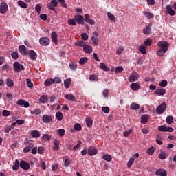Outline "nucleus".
I'll use <instances>...</instances> for the list:
<instances>
[{
    "label": "nucleus",
    "instance_id": "1",
    "mask_svg": "<svg viewBox=\"0 0 176 176\" xmlns=\"http://www.w3.org/2000/svg\"><path fill=\"white\" fill-rule=\"evenodd\" d=\"M157 46L160 49L157 50V55L160 57H163L167 52V50H168V42L164 41H160L157 43Z\"/></svg>",
    "mask_w": 176,
    "mask_h": 176
},
{
    "label": "nucleus",
    "instance_id": "2",
    "mask_svg": "<svg viewBox=\"0 0 176 176\" xmlns=\"http://www.w3.org/2000/svg\"><path fill=\"white\" fill-rule=\"evenodd\" d=\"M91 41H92V44L94 46H98V42L100 41V36L97 32H94L92 34V36L91 38Z\"/></svg>",
    "mask_w": 176,
    "mask_h": 176
},
{
    "label": "nucleus",
    "instance_id": "3",
    "mask_svg": "<svg viewBox=\"0 0 176 176\" xmlns=\"http://www.w3.org/2000/svg\"><path fill=\"white\" fill-rule=\"evenodd\" d=\"M166 108H167V104L166 102H163L162 104L159 105L156 109L157 115L164 113V112H166Z\"/></svg>",
    "mask_w": 176,
    "mask_h": 176
},
{
    "label": "nucleus",
    "instance_id": "4",
    "mask_svg": "<svg viewBox=\"0 0 176 176\" xmlns=\"http://www.w3.org/2000/svg\"><path fill=\"white\" fill-rule=\"evenodd\" d=\"M58 6V3L57 2V0H52L50 3H48L47 5V8L50 9V10H53V12H56V8Z\"/></svg>",
    "mask_w": 176,
    "mask_h": 176
},
{
    "label": "nucleus",
    "instance_id": "5",
    "mask_svg": "<svg viewBox=\"0 0 176 176\" xmlns=\"http://www.w3.org/2000/svg\"><path fill=\"white\" fill-rule=\"evenodd\" d=\"M14 71L15 72H20V71H24V65L20 64L19 62H14L13 64Z\"/></svg>",
    "mask_w": 176,
    "mask_h": 176
},
{
    "label": "nucleus",
    "instance_id": "6",
    "mask_svg": "<svg viewBox=\"0 0 176 176\" xmlns=\"http://www.w3.org/2000/svg\"><path fill=\"white\" fill-rule=\"evenodd\" d=\"M8 10L9 7L8 6V4L5 2H2L0 5V13H1V14H5Z\"/></svg>",
    "mask_w": 176,
    "mask_h": 176
},
{
    "label": "nucleus",
    "instance_id": "7",
    "mask_svg": "<svg viewBox=\"0 0 176 176\" xmlns=\"http://www.w3.org/2000/svg\"><path fill=\"white\" fill-rule=\"evenodd\" d=\"M39 42L42 46H49L50 43V39L47 37H41L39 39Z\"/></svg>",
    "mask_w": 176,
    "mask_h": 176
},
{
    "label": "nucleus",
    "instance_id": "8",
    "mask_svg": "<svg viewBox=\"0 0 176 176\" xmlns=\"http://www.w3.org/2000/svg\"><path fill=\"white\" fill-rule=\"evenodd\" d=\"M98 153V150L94 146H90L88 148V155L89 156H96Z\"/></svg>",
    "mask_w": 176,
    "mask_h": 176
},
{
    "label": "nucleus",
    "instance_id": "9",
    "mask_svg": "<svg viewBox=\"0 0 176 176\" xmlns=\"http://www.w3.org/2000/svg\"><path fill=\"white\" fill-rule=\"evenodd\" d=\"M19 166L23 170H25V171H28V170H30V164L24 160H21Z\"/></svg>",
    "mask_w": 176,
    "mask_h": 176
},
{
    "label": "nucleus",
    "instance_id": "10",
    "mask_svg": "<svg viewBox=\"0 0 176 176\" xmlns=\"http://www.w3.org/2000/svg\"><path fill=\"white\" fill-rule=\"evenodd\" d=\"M16 104L19 105V107H24V108H28L30 107V102L23 99L18 100Z\"/></svg>",
    "mask_w": 176,
    "mask_h": 176
},
{
    "label": "nucleus",
    "instance_id": "11",
    "mask_svg": "<svg viewBox=\"0 0 176 176\" xmlns=\"http://www.w3.org/2000/svg\"><path fill=\"white\" fill-rule=\"evenodd\" d=\"M135 80H138V73L135 72H133L131 75L129 77V81L135 82Z\"/></svg>",
    "mask_w": 176,
    "mask_h": 176
},
{
    "label": "nucleus",
    "instance_id": "12",
    "mask_svg": "<svg viewBox=\"0 0 176 176\" xmlns=\"http://www.w3.org/2000/svg\"><path fill=\"white\" fill-rule=\"evenodd\" d=\"M83 52L86 54H91L93 53V47L87 44H86L83 47Z\"/></svg>",
    "mask_w": 176,
    "mask_h": 176
},
{
    "label": "nucleus",
    "instance_id": "13",
    "mask_svg": "<svg viewBox=\"0 0 176 176\" xmlns=\"http://www.w3.org/2000/svg\"><path fill=\"white\" fill-rule=\"evenodd\" d=\"M75 20L79 25L85 23V17L82 15H76L75 16Z\"/></svg>",
    "mask_w": 176,
    "mask_h": 176
},
{
    "label": "nucleus",
    "instance_id": "14",
    "mask_svg": "<svg viewBox=\"0 0 176 176\" xmlns=\"http://www.w3.org/2000/svg\"><path fill=\"white\" fill-rule=\"evenodd\" d=\"M19 52L22 54V56H27L28 54V51L27 50V47H25L24 45H20L19 47Z\"/></svg>",
    "mask_w": 176,
    "mask_h": 176
},
{
    "label": "nucleus",
    "instance_id": "15",
    "mask_svg": "<svg viewBox=\"0 0 176 176\" xmlns=\"http://www.w3.org/2000/svg\"><path fill=\"white\" fill-rule=\"evenodd\" d=\"M85 20L86 23H88V24H91V25H94L96 24V21L93 19H90V14H86L85 15Z\"/></svg>",
    "mask_w": 176,
    "mask_h": 176
},
{
    "label": "nucleus",
    "instance_id": "16",
    "mask_svg": "<svg viewBox=\"0 0 176 176\" xmlns=\"http://www.w3.org/2000/svg\"><path fill=\"white\" fill-rule=\"evenodd\" d=\"M155 175L157 176H167V170L164 169H157L155 171Z\"/></svg>",
    "mask_w": 176,
    "mask_h": 176
},
{
    "label": "nucleus",
    "instance_id": "17",
    "mask_svg": "<svg viewBox=\"0 0 176 176\" xmlns=\"http://www.w3.org/2000/svg\"><path fill=\"white\" fill-rule=\"evenodd\" d=\"M166 90L164 88H157L155 90V94L157 96H164V94H166Z\"/></svg>",
    "mask_w": 176,
    "mask_h": 176
},
{
    "label": "nucleus",
    "instance_id": "18",
    "mask_svg": "<svg viewBox=\"0 0 176 176\" xmlns=\"http://www.w3.org/2000/svg\"><path fill=\"white\" fill-rule=\"evenodd\" d=\"M54 145L53 147L54 151H59L60 150V140L56 138L54 140Z\"/></svg>",
    "mask_w": 176,
    "mask_h": 176
},
{
    "label": "nucleus",
    "instance_id": "19",
    "mask_svg": "<svg viewBox=\"0 0 176 176\" xmlns=\"http://www.w3.org/2000/svg\"><path fill=\"white\" fill-rule=\"evenodd\" d=\"M28 54H29L31 60H36V57H38L36 52H35V51H34L32 50H30Z\"/></svg>",
    "mask_w": 176,
    "mask_h": 176
},
{
    "label": "nucleus",
    "instance_id": "20",
    "mask_svg": "<svg viewBox=\"0 0 176 176\" xmlns=\"http://www.w3.org/2000/svg\"><path fill=\"white\" fill-rule=\"evenodd\" d=\"M166 10L170 16H175V11L173 9V7H171V6L167 5Z\"/></svg>",
    "mask_w": 176,
    "mask_h": 176
},
{
    "label": "nucleus",
    "instance_id": "21",
    "mask_svg": "<svg viewBox=\"0 0 176 176\" xmlns=\"http://www.w3.org/2000/svg\"><path fill=\"white\" fill-rule=\"evenodd\" d=\"M31 136L32 138H39L41 137V133H39V131L38 130H32L31 131Z\"/></svg>",
    "mask_w": 176,
    "mask_h": 176
},
{
    "label": "nucleus",
    "instance_id": "22",
    "mask_svg": "<svg viewBox=\"0 0 176 176\" xmlns=\"http://www.w3.org/2000/svg\"><path fill=\"white\" fill-rule=\"evenodd\" d=\"M148 120H149V116L144 114L141 116L142 124H146V123H148Z\"/></svg>",
    "mask_w": 176,
    "mask_h": 176
},
{
    "label": "nucleus",
    "instance_id": "23",
    "mask_svg": "<svg viewBox=\"0 0 176 176\" xmlns=\"http://www.w3.org/2000/svg\"><path fill=\"white\" fill-rule=\"evenodd\" d=\"M131 89L134 91H137L141 89V87L138 85V82H133L130 85Z\"/></svg>",
    "mask_w": 176,
    "mask_h": 176
},
{
    "label": "nucleus",
    "instance_id": "24",
    "mask_svg": "<svg viewBox=\"0 0 176 176\" xmlns=\"http://www.w3.org/2000/svg\"><path fill=\"white\" fill-rule=\"evenodd\" d=\"M152 28V23L148 24L146 28L143 29V34L148 35L151 34V29Z\"/></svg>",
    "mask_w": 176,
    "mask_h": 176
},
{
    "label": "nucleus",
    "instance_id": "25",
    "mask_svg": "<svg viewBox=\"0 0 176 176\" xmlns=\"http://www.w3.org/2000/svg\"><path fill=\"white\" fill-rule=\"evenodd\" d=\"M51 38L52 39V42H54V43L55 45H57V43H58V41H57L58 36H57V33H56V32H52Z\"/></svg>",
    "mask_w": 176,
    "mask_h": 176
},
{
    "label": "nucleus",
    "instance_id": "26",
    "mask_svg": "<svg viewBox=\"0 0 176 176\" xmlns=\"http://www.w3.org/2000/svg\"><path fill=\"white\" fill-rule=\"evenodd\" d=\"M43 122H44V123H50V122H52V116L44 115L43 116Z\"/></svg>",
    "mask_w": 176,
    "mask_h": 176
},
{
    "label": "nucleus",
    "instance_id": "27",
    "mask_svg": "<svg viewBox=\"0 0 176 176\" xmlns=\"http://www.w3.org/2000/svg\"><path fill=\"white\" fill-rule=\"evenodd\" d=\"M65 98H66V100H69V101H73L74 102L76 101V98H75V96L72 94L65 95Z\"/></svg>",
    "mask_w": 176,
    "mask_h": 176
},
{
    "label": "nucleus",
    "instance_id": "28",
    "mask_svg": "<svg viewBox=\"0 0 176 176\" xmlns=\"http://www.w3.org/2000/svg\"><path fill=\"white\" fill-rule=\"evenodd\" d=\"M71 82H72V79L71 78H69L64 80V86L65 87H66V89H69Z\"/></svg>",
    "mask_w": 176,
    "mask_h": 176
},
{
    "label": "nucleus",
    "instance_id": "29",
    "mask_svg": "<svg viewBox=\"0 0 176 176\" xmlns=\"http://www.w3.org/2000/svg\"><path fill=\"white\" fill-rule=\"evenodd\" d=\"M19 168H20V162H19V160H16L14 164L12 166V170H14V171H17Z\"/></svg>",
    "mask_w": 176,
    "mask_h": 176
},
{
    "label": "nucleus",
    "instance_id": "30",
    "mask_svg": "<svg viewBox=\"0 0 176 176\" xmlns=\"http://www.w3.org/2000/svg\"><path fill=\"white\" fill-rule=\"evenodd\" d=\"M88 60H89V58L83 57L80 58V60H78V63L80 65H85V64H86V63H87Z\"/></svg>",
    "mask_w": 176,
    "mask_h": 176
},
{
    "label": "nucleus",
    "instance_id": "31",
    "mask_svg": "<svg viewBox=\"0 0 176 176\" xmlns=\"http://www.w3.org/2000/svg\"><path fill=\"white\" fill-rule=\"evenodd\" d=\"M17 3H18L19 6L22 8V9H27V8H28L27 3H25V2H24L21 0L18 1Z\"/></svg>",
    "mask_w": 176,
    "mask_h": 176
},
{
    "label": "nucleus",
    "instance_id": "32",
    "mask_svg": "<svg viewBox=\"0 0 176 176\" xmlns=\"http://www.w3.org/2000/svg\"><path fill=\"white\" fill-rule=\"evenodd\" d=\"M130 109L132 110V111H137V109H140V104L135 103V102H133L131 104L130 106Z\"/></svg>",
    "mask_w": 176,
    "mask_h": 176
},
{
    "label": "nucleus",
    "instance_id": "33",
    "mask_svg": "<svg viewBox=\"0 0 176 176\" xmlns=\"http://www.w3.org/2000/svg\"><path fill=\"white\" fill-rule=\"evenodd\" d=\"M168 156V154H167L166 152L163 151L159 155V158L161 159V160H165V159H167Z\"/></svg>",
    "mask_w": 176,
    "mask_h": 176
},
{
    "label": "nucleus",
    "instance_id": "34",
    "mask_svg": "<svg viewBox=\"0 0 176 176\" xmlns=\"http://www.w3.org/2000/svg\"><path fill=\"white\" fill-rule=\"evenodd\" d=\"M56 118L58 122H61V120H63V118H64V116H63V113H61V111H58L56 113Z\"/></svg>",
    "mask_w": 176,
    "mask_h": 176
},
{
    "label": "nucleus",
    "instance_id": "35",
    "mask_svg": "<svg viewBox=\"0 0 176 176\" xmlns=\"http://www.w3.org/2000/svg\"><path fill=\"white\" fill-rule=\"evenodd\" d=\"M107 16H108L109 20L113 21V23H115V21H116V17L111 12H107Z\"/></svg>",
    "mask_w": 176,
    "mask_h": 176
},
{
    "label": "nucleus",
    "instance_id": "36",
    "mask_svg": "<svg viewBox=\"0 0 176 176\" xmlns=\"http://www.w3.org/2000/svg\"><path fill=\"white\" fill-rule=\"evenodd\" d=\"M102 159L106 162H112V156L109 154H106L102 156Z\"/></svg>",
    "mask_w": 176,
    "mask_h": 176
},
{
    "label": "nucleus",
    "instance_id": "37",
    "mask_svg": "<svg viewBox=\"0 0 176 176\" xmlns=\"http://www.w3.org/2000/svg\"><path fill=\"white\" fill-rule=\"evenodd\" d=\"M100 69H102V71L109 72L110 69L109 67H107V65L104 63H100Z\"/></svg>",
    "mask_w": 176,
    "mask_h": 176
},
{
    "label": "nucleus",
    "instance_id": "38",
    "mask_svg": "<svg viewBox=\"0 0 176 176\" xmlns=\"http://www.w3.org/2000/svg\"><path fill=\"white\" fill-rule=\"evenodd\" d=\"M146 153L149 155V156H152V155L155 153V147H150L148 149L146 150Z\"/></svg>",
    "mask_w": 176,
    "mask_h": 176
},
{
    "label": "nucleus",
    "instance_id": "39",
    "mask_svg": "<svg viewBox=\"0 0 176 176\" xmlns=\"http://www.w3.org/2000/svg\"><path fill=\"white\" fill-rule=\"evenodd\" d=\"M144 14L147 19H155V15L151 12H144Z\"/></svg>",
    "mask_w": 176,
    "mask_h": 176
},
{
    "label": "nucleus",
    "instance_id": "40",
    "mask_svg": "<svg viewBox=\"0 0 176 176\" xmlns=\"http://www.w3.org/2000/svg\"><path fill=\"white\" fill-rule=\"evenodd\" d=\"M139 52H140L142 54H146V47L144 45H140L139 47Z\"/></svg>",
    "mask_w": 176,
    "mask_h": 176
},
{
    "label": "nucleus",
    "instance_id": "41",
    "mask_svg": "<svg viewBox=\"0 0 176 176\" xmlns=\"http://www.w3.org/2000/svg\"><path fill=\"white\" fill-rule=\"evenodd\" d=\"M75 45L79 46L80 47H85V46H86V43L83 41H80L78 42H76Z\"/></svg>",
    "mask_w": 176,
    "mask_h": 176
},
{
    "label": "nucleus",
    "instance_id": "42",
    "mask_svg": "<svg viewBox=\"0 0 176 176\" xmlns=\"http://www.w3.org/2000/svg\"><path fill=\"white\" fill-rule=\"evenodd\" d=\"M86 123L87 127H91L93 126V120L90 118H86Z\"/></svg>",
    "mask_w": 176,
    "mask_h": 176
},
{
    "label": "nucleus",
    "instance_id": "43",
    "mask_svg": "<svg viewBox=\"0 0 176 176\" xmlns=\"http://www.w3.org/2000/svg\"><path fill=\"white\" fill-rule=\"evenodd\" d=\"M40 102L42 104H46V102H47V96H41L40 98Z\"/></svg>",
    "mask_w": 176,
    "mask_h": 176
},
{
    "label": "nucleus",
    "instance_id": "44",
    "mask_svg": "<svg viewBox=\"0 0 176 176\" xmlns=\"http://www.w3.org/2000/svg\"><path fill=\"white\" fill-rule=\"evenodd\" d=\"M7 86L8 87H13L14 86V83L13 82V80L10 78H7Z\"/></svg>",
    "mask_w": 176,
    "mask_h": 176
},
{
    "label": "nucleus",
    "instance_id": "45",
    "mask_svg": "<svg viewBox=\"0 0 176 176\" xmlns=\"http://www.w3.org/2000/svg\"><path fill=\"white\" fill-rule=\"evenodd\" d=\"M45 86H51L53 85V78L47 79L44 82Z\"/></svg>",
    "mask_w": 176,
    "mask_h": 176
},
{
    "label": "nucleus",
    "instance_id": "46",
    "mask_svg": "<svg viewBox=\"0 0 176 176\" xmlns=\"http://www.w3.org/2000/svg\"><path fill=\"white\" fill-rule=\"evenodd\" d=\"M168 85V82L167 81V80H163L159 84V85L161 87H166V86H167Z\"/></svg>",
    "mask_w": 176,
    "mask_h": 176
},
{
    "label": "nucleus",
    "instance_id": "47",
    "mask_svg": "<svg viewBox=\"0 0 176 176\" xmlns=\"http://www.w3.org/2000/svg\"><path fill=\"white\" fill-rule=\"evenodd\" d=\"M159 131H162V133H166L167 132V127L164 125H161L158 127Z\"/></svg>",
    "mask_w": 176,
    "mask_h": 176
},
{
    "label": "nucleus",
    "instance_id": "48",
    "mask_svg": "<svg viewBox=\"0 0 176 176\" xmlns=\"http://www.w3.org/2000/svg\"><path fill=\"white\" fill-rule=\"evenodd\" d=\"M166 120L168 124H171L174 122V118L173 116H168Z\"/></svg>",
    "mask_w": 176,
    "mask_h": 176
},
{
    "label": "nucleus",
    "instance_id": "49",
    "mask_svg": "<svg viewBox=\"0 0 176 176\" xmlns=\"http://www.w3.org/2000/svg\"><path fill=\"white\" fill-rule=\"evenodd\" d=\"M26 82L28 87H29L30 89H32V87H34V84L32 83V82H31V79H26Z\"/></svg>",
    "mask_w": 176,
    "mask_h": 176
},
{
    "label": "nucleus",
    "instance_id": "50",
    "mask_svg": "<svg viewBox=\"0 0 176 176\" xmlns=\"http://www.w3.org/2000/svg\"><path fill=\"white\" fill-rule=\"evenodd\" d=\"M58 134L60 135V137H64V135H65V130L64 129H58Z\"/></svg>",
    "mask_w": 176,
    "mask_h": 176
},
{
    "label": "nucleus",
    "instance_id": "51",
    "mask_svg": "<svg viewBox=\"0 0 176 176\" xmlns=\"http://www.w3.org/2000/svg\"><path fill=\"white\" fill-rule=\"evenodd\" d=\"M42 9V7L41 6V4H36L35 6V10L37 12L38 14H41V10Z\"/></svg>",
    "mask_w": 176,
    "mask_h": 176
},
{
    "label": "nucleus",
    "instance_id": "52",
    "mask_svg": "<svg viewBox=\"0 0 176 176\" xmlns=\"http://www.w3.org/2000/svg\"><path fill=\"white\" fill-rule=\"evenodd\" d=\"M41 110L40 109H35L34 111H30V113L31 115H41Z\"/></svg>",
    "mask_w": 176,
    "mask_h": 176
},
{
    "label": "nucleus",
    "instance_id": "53",
    "mask_svg": "<svg viewBox=\"0 0 176 176\" xmlns=\"http://www.w3.org/2000/svg\"><path fill=\"white\" fill-rule=\"evenodd\" d=\"M80 36L82 41H87V39H89V35L87 34V33H82L80 34Z\"/></svg>",
    "mask_w": 176,
    "mask_h": 176
},
{
    "label": "nucleus",
    "instance_id": "54",
    "mask_svg": "<svg viewBox=\"0 0 176 176\" xmlns=\"http://www.w3.org/2000/svg\"><path fill=\"white\" fill-rule=\"evenodd\" d=\"M52 82L54 83V85H57V83H61V79L58 77H55L54 79H52Z\"/></svg>",
    "mask_w": 176,
    "mask_h": 176
},
{
    "label": "nucleus",
    "instance_id": "55",
    "mask_svg": "<svg viewBox=\"0 0 176 176\" xmlns=\"http://www.w3.org/2000/svg\"><path fill=\"white\" fill-rule=\"evenodd\" d=\"M74 130L76 131H80V130H82V125H80V124H76L74 125Z\"/></svg>",
    "mask_w": 176,
    "mask_h": 176
},
{
    "label": "nucleus",
    "instance_id": "56",
    "mask_svg": "<svg viewBox=\"0 0 176 176\" xmlns=\"http://www.w3.org/2000/svg\"><path fill=\"white\" fill-rule=\"evenodd\" d=\"M69 25H76V21L74 19H70L68 20Z\"/></svg>",
    "mask_w": 176,
    "mask_h": 176
},
{
    "label": "nucleus",
    "instance_id": "57",
    "mask_svg": "<svg viewBox=\"0 0 176 176\" xmlns=\"http://www.w3.org/2000/svg\"><path fill=\"white\" fill-rule=\"evenodd\" d=\"M134 160L135 159L134 158H131L128 163H127V166L129 167V168H130V167H131L133 166V164H134Z\"/></svg>",
    "mask_w": 176,
    "mask_h": 176
},
{
    "label": "nucleus",
    "instance_id": "58",
    "mask_svg": "<svg viewBox=\"0 0 176 176\" xmlns=\"http://www.w3.org/2000/svg\"><path fill=\"white\" fill-rule=\"evenodd\" d=\"M11 56L14 60H17L19 58V54L17 52H12Z\"/></svg>",
    "mask_w": 176,
    "mask_h": 176
},
{
    "label": "nucleus",
    "instance_id": "59",
    "mask_svg": "<svg viewBox=\"0 0 176 176\" xmlns=\"http://www.w3.org/2000/svg\"><path fill=\"white\" fill-rule=\"evenodd\" d=\"M152 45V39L147 38L146 41H144V46H151Z\"/></svg>",
    "mask_w": 176,
    "mask_h": 176
},
{
    "label": "nucleus",
    "instance_id": "60",
    "mask_svg": "<svg viewBox=\"0 0 176 176\" xmlns=\"http://www.w3.org/2000/svg\"><path fill=\"white\" fill-rule=\"evenodd\" d=\"M58 2L60 3L63 8H65V9H67V3H65V0H58Z\"/></svg>",
    "mask_w": 176,
    "mask_h": 176
},
{
    "label": "nucleus",
    "instance_id": "61",
    "mask_svg": "<svg viewBox=\"0 0 176 176\" xmlns=\"http://www.w3.org/2000/svg\"><path fill=\"white\" fill-rule=\"evenodd\" d=\"M123 67H122V66H118V67H116V69H115V72L116 73V74H118V72H122V71H123Z\"/></svg>",
    "mask_w": 176,
    "mask_h": 176
},
{
    "label": "nucleus",
    "instance_id": "62",
    "mask_svg": "<svg viewBox=\"0 0 176 176\" xmlns=\"http://www.w3.org/2000/svg\"><path fill=\"white\" fill-rule=\"evenodd\" d=\"M102 112H104V113H109V107H102Z\"/></svg>",
    "mask_w": 176,
    "mask_h": 176
},
{
    "label": "nucleus",
    "instance_id": "63",
    "mask_svg": "<svg viewBox=\"0 0 176 176\" xmlns=\"http://www.w3.org/2000/svg\"><path fill=\"white\" fill-rule=\"evenodd\" d=\"M3 116H10V111L8 110H3L2 112Z\"/></svg>",
    "mask_w": 176,
    "mask_h": 176
},
{
    "label": "nucleus",
    "instance_id": "64",
    "mask_svg": "<svg viewBox=\"0 0 176 176\" xmlns=\"http://www.w3.org/2000/svg\"><path fill=\"white\" fill-rule=\"evenodd\" d=\"M42 138H43L45 140V141H50V138H52V137H50L47 134H44V135H43Z\"/></svg>",
    "mask_w": 176,
    "mask_h": 176
}]
</instances>
